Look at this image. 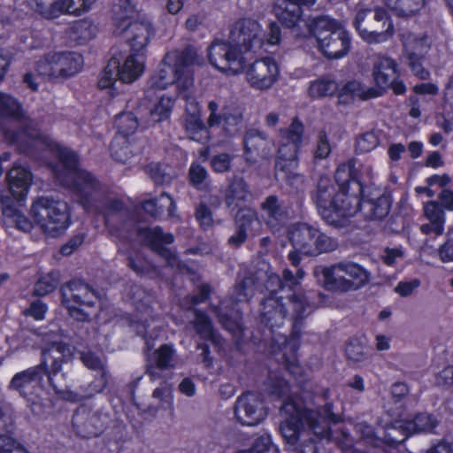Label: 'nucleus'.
Instances as JSON below:
<instances>
[{"instance_id":"obj_1","label":"nucleus","mask_w":453,"mask_h":453,"mask_svg":"<svg viewBox=\"0 0 453 453\" xmlns=\"http://www.w3.org/2000/svg\"><path fill=\"white\" fill-rule=\"evenodd\" d=\"M58 164L53 172L58 182L71 190L74 199L86 211L104 215L105 224L120 238L131 240L134 234L141 242L165 259L167 265L180 273H191L192 269L181 261L175 252L167 247L174 242L171 233L160 226L136 227L132 219L124 220L120 226L111 223V217L123 213L124 203L110 196L109 188L93 173L79 167L78 155L64 147L57 148Z\"/></svg>"},{"instance_id":"obj_2","label":"nucleus","mask_w":453,"mask_h":453,"mask_svg":"<svg viewBox=\"0 0 453 453\" xmlns=\"http://www.w3.org/2000/svg\"><path fill=\"white\" fill-rule=\"evenodd\" d=\"M264 32L254 19L242 18L230 28L229 42L214 41L208 49L210 63L219 70H232L237 73L244 69L243 54L256 50L264 43Z\"/></svg>"},{"instance_id":"obj_3","label":"nucleus","mask_w":453,"mask_h":453,"mask_svg":"<svg viewBox=\"0 0 453 453\" xmlns=\"http://www.w3.org/2000/svg\"><path fill=\"white\" fill-rule=\"evenodd\" d=\"M0 116L24 121L21 129L7 130L4 134L6 141L19 152L34 156L50 146L49 139L40 132L36 124L25 118L21 104L13 96L0 93Z\"/></svg>"},{"instance_id":"obj_4","label":"nucleus","mask_w":453,"mask_h":453,"mask_svg":"<svg viewBox=\"0 0 453 453\" xmlns=\"http://www.w3.org/2000/svg\"><path fill=\"white\" fill-rule=\"evenodd\" d=\"M282 296L270 293L260 302V322L271 330L280 327L287 317V303ZM288 304L292 307V334L298 337L304 319L312 312L307 296L293 294L288 297Z\"/></svg>"},{"instance_id":"obj_5","label":"nucleus","mask_w":453,"mask_h":453,"mask_svg":"<svg viewBox=\"0 0 453 453\" xmlns=\"http://www.w3.org/2000/svg\"><path fill=\"white\" fill-rule=\"evenodd\" d=\"M313 275L318 283L326 289L337 292L357 290L368 283L370 279L366 270L351 262L316 266Z\"/></svg>"},{"instance_id":"obj_6","label":"nucleus","mask_w":453,"mask_h":453,"mask_svg":"<svg viewBox=\"0 0 453 453\" xmlns=\"http://www.w3.org/2000/svg\"><path fill=\"white\" fill-rule=\"evenodd\" d=\"M31 213L35 223L50 237L62 234L70 225V212L66 202L50 196L36 200Z\"/></svg>"},{"instance_id":"obj_7","label":"nucleus","mask_w":453,"mask_h":453,"mask_svg":"<svg viewBox=\"0 0 453 453\" xmlns=\"http://www.w3.org/2000/svg\"><path fill=\"white\" fill-rule=\"evenodd\" d=\"M61 303L68 311V314L75 320L89 321L92 313L82 308H95L100 300L97 290L81 280H73L60 288Z\"/></svg>"},{"instance_id":"obj_8","label":"nucleus","mask_w":453,"mask_h":453,"mask_svg":"<svg viewBox=\"0 0 453 453\" xmlns=\"http://www.w3.org/2000/svg\"><path fill=\"white\" fill-rule=\"evenodd\" d=\"M353 26L360 37L368 43H379L393 35L394 27L388 12L380 7L359 9Z\"/></svg>"},{"instance_id":"obj_9","label":"nucleus","mask_w":453,"mask_h":453,"mask_svg":"<svg viewBox=\"0 0 453 453\" xmlns=\"http://www.w3.org/2000/svg\"><path fill=\"white\" fill-rule=\"evenodd\" d=\"M43 370L33 366L17 372L9 383V389L17 391L20 396L31 403L30 408L35 415H41L43 407L40 400V393L43 387Z\"/></svg>"},{"instance_id":"obj_10","label":"nucleus","mask_w":453,"mask_h":453,"mask_svg":"<svg viewBox=\"0 0 453 453\" xmlns=\"http://www.w3.org/2000/svg\"><path fill=\"white\" fill-rule=\"evenodd\" d=\"M142 73V63L140 59H134V56H128L123 65L115 57H111L104 67L98 81V87L104 88H114L117 81L121 83H131Z\"/></svg>"},{"instance_id":"obj_11","label":"nucleus","mask_w":453,"mask_h":453,"mask_svg":"<svg viewBox=\"0 0 453 453\" xmlns=\"http://www.w3.org/2000/svg\"><path fill=\"white\" fill-rule=\"evenodd\" d=\"M114 34L123 35L125 41L129 44L131 54L134 59H140L143 64V51L147 47L154 30L150 22L146 21H127L116 24Z\"/></svg>"},{"instance_id":"obj_12","label":"nucleus","mask_w":453,"mask_h":453,"mask_svg":"<svg viewBox=\"0 0 453 453\" xmlns=\"http://www.w3.org/2000/svg\"><path fill=\"white\" fill-rule=\"evenodd\" d=\"M361 194L339 189L330 209L329 218L325 222L337 229L348 227L350 219L360 211Z\"/></svg>"},{"instance_id":"obj_13","label":"nucleus","mask_w":453,"mask_h":453,"mask_svg":"<svg viewBox=\"0 0 453 453\" xmlns=\"http://www.w3.org/2000/svg\"><path fill=\"white\" fill-rule=\"evenodd\" d=\"M280 411L281 415L286 416V419L280 423V431L287 444L295 446L301 432L309 430L308 422L303 415V403L287 401L281 403Z\"/></svg>"},{"instance_id":"obj_14","label":"nucleus","mask_w":453,"mask_h":453,"mask_svg":"<svg viewBox=\"0 0 453 453\" xmlns=\"http://www.w3.org/2000/svg\"><path fill=\"white\" fill-rule=\"evenodd\" d=\"M234 416L243 426H257L267 416V409L260 395L245 392L238 396L234 403Z\"/></svg>"},{"instance_id":"obj_15","label":"nucleus","mask_w":453,"mask_h":453,"mask_svg":"<svg viewBox=\"0 0 453 453\" xmlns=\"http://www.w3.org/2000/svg\"><path fill=\"white\" fill-rule=\"evenodd\" d=\"M108 421L106 414L87 406L78 407L72 418L76 433L87 438L98 436L106 427Z\"/></svg>"},{"instance_id":"obj_16","label":"nucleus","mask_w":453,"mask_h":453,"mask_svg":"<svg viewBox=\"0 0 453 453\" xmlns=\"http://www.w3.org/2000/svg\"><path fill=\"white\" fill-rule=\"evenodd\" d=\"M278 74L279 69L275 61L271 58H265L249 66L246 79L252 88L266 90L276 82Z\"/></svg>"},{"instance_id":"obj_17","label":"nucleus","mask_w":453,"mask_h":453,"mask_svg":"<svg viewBox=\"0 0 453 453\" xmlns=\"http://www.w3.org/2000/svg\"><path fill=\"white\" fill-rule=\"evenodd\" d=\"M303 411L309 431L319 439L329 438L331 424H336L341 419L338 415L334 413L332 403H326L319 411L308 409L303 404Z\"/></svg>"},{"instance_id":"obj_18","label":"nucleus","mask_w":453,"mask_h":453,"mask_svg":"<svg viewBox=\"0 0 453 453\" xmlns=\"http://www.w3.org/2000/svg\"><path fill=\"white\" fill-rule=\"evenodd\" d=\"M174 83L188 89L193 85V78L190 75L183 77L182 70L176 66L172 59H166L165 55L158 65L157 73L152 78V86L165 89Z\"/></svg>"},{"instance_id":"obj_19","label":"nucleus","mask_w":453,"mask_h":453,"mask_svg":"<svg viewBox=\"0 0 453 453\" xmlns=\"http://www.w3.org/2000/svg\"><path fill=\"white\" fill-rule=\"evenodd\" d=\"M274 143L268 135L258 129L250 128L244 135L246 160L256 163L257 158L266 159L273 154Z\"/></svg>"},{"instance_id":"obj_20","label":"nucleus","mask_w":453,"mask_h":453,"mask_svg":"<svg viewBox=\"0 0 453 453\" xmlns=\"http://www.w3.org/2000/svg\"><path fill=\"white\" fill-rule=\"evenodd\" d=\"M64 362V356L60 350L59 346H53L50 349H43L42 351V361L36 365L43 370V377H47L50 386L57 394H63L65 392V385L63 383H56V378L62 377L60 374L62 365Z\"/></svg>"},{"instance_id":"obj_21","label":"nucleus","mask_w":453,"mask_h":453,"mask_svg":"<svg viewBox=\"0 0 453 453\" xmlns=\"http://www.w3.org/2000/svg\"><path fill=\"white\" fill-rule=\"evenodd\" d=\"M320 51L330 59L345 56L350 48L349 33L341 26L317 41Z\"/></svg>"},{"instance_id":"obj_22","label":"nucleus","mask_w":453,"mask_h":453,"mask_svg":"<svg viewBox=\"0 0 453 453\" xmlns=\"http://www.w3.org/2000/svg\"><path fill=\"white\" fill-rule=\"evenodd\" d=\"M174 353L171 345L163 344L147 358L145 373L151 380L164 379V372L174 367Z\"/></svg>"},{"instance_id":"obj_23","label":"nucleus","mask_w":453,"mask_h":453,"mask_svg":"<svg viewBox=\"0 0 453 453\" xmlns=\"http://www.w3.org/2000/svg\"><path fill=\"white\" fill-rule=\"evenodd\" d=\"M251 279L258 286V291H268L276 294L278 288L282 286L280 277L273 272L270 264L262 257L254 261L251 270L248 273Z\"/></svg>"},{"instance_id":"obj_24","label":"nucleus","mask_w":453,"mask_h":453,"mask_svg":"<svg viewBox=\"0 0 453 453\" xmlns=\"http://www.w3.org/2000/svg\"><path fill=\"white\" fill-rule=\"evenodd\" d=\"M337 192L332 180L326 175H321L311 196L322 219L326 221L329 218L330 209L334 203Z\"/></svg>"},{"instance_id":"obj_25","label":"nucleus","mask_w":453,"mask_h":453,"mask_svg":"<svg viewBox=\"0 0 453 453\" xmlns=\"http://www.w3.org/2000/svg\"><path fill=\"white\" fill-rule=\"evenodd\" d=\"M392 200L387 194H371L361 198L360 212L371 221H381L391 209Z\"/></svg>"},{"instance_id":"obj_26","label":"nucleus","mask_w":453,"mask_h":453,"mask_svg":"<svg viewBox=\"0 0 453 453\" xmlns=\"http://www.w3.org/2000/svg\"><path fill=\"white\" fill-rule=\"evenodd\" d=\"M31 172L23 166L15 165L7 173L8 189L12 198L19 203H22L32 184Z\"/></svg>"},{"instance_id":"obj_27","label":"nucleus","mask_w":453,"mask_h":453,"mask_svg":"<svg viewBox=\"0 0 453 453\" xmlns=\"http://www.w3.org/2000/svg\"><path fill=\"white\" fill-rule=\"evenodd\" d=\"M265 392L273 400L303 402L296 391H293L287 380L278 372H269L264 382Z\"/></svg>"},{"instance_id":"obj_28","label":"nucleus","mask_w":453,"mask_h":453,"mask_svg":"<svg viewBox=\"0 0 453 453\" xmlns=\"http://www.w3.org/2000/svg\"><path fill=\"white\" fill-rule=\"evenodd\" d=\"M250 195V187L243 177L234 175L227 179L224 202L231 211L239 209L241 204L247 201Z\"/></svg>"},{"instance_id":"obj_29","label":"nucleus","mask_w":453,"mask_h":453,"mask_svg":"<svg viewBox=\"0 0 453 453\" xmlns=\"http://www.w3.org/2000/svg\"><path fill=\"white\" fill-rule=\"evenodd\" d=\"M260 207L265 214L266 224L272 231H279L287 223L288 219V210L277 196L271 195L267 196Z\"/></svg>"},{"instance_id":"obj_30","label":"nucleus","mask_w":453,"mask_h":453,"mask_svg":"<svg viewBox=\"0 0 453 453\" xmlns=\"http://www.w3.org/2000/svg\"><path fill=\"white\" fill-rule=\"evenodd\" d=\"M55 77L66 79L77 73L83 63L80 54L74 52H52Z\"/></svg>"},{"instance_id":"obj_31","label":"nucleus","mask_w":453,"mask_h":453,"mask_svg":"<svg viewBox=\"0 0 453 453\" xmlns=\"http://www.w3.org/2000/svg\"><path fill=\"white\" fill-rule=\"evenodd\" d=\"M273 13L278 21L287 28H295L303 21L300 4L290 0H277Z\"/></svg>"},{"instance_id":"obj_32","label":"nucleus","mask_w":453,"mask_h":453,"mask_svg":"<svg viewBox=\"0 0 453 453\" xmlns=\"http://www.w3.org/2000/svg\"><path fill=\"white\" fill-rule=\"evenodd\" d=\"M234 226H237L249 239L259 234L262 224L257 211L250 207H240L234 216Z\"/></svg>"},{"instance_id":"obj_33","label":"nucleus","mask_w":453,"mask_h":453,"mask_svg":"<svg viewBox=\"0 0 453 453\" xmlns=\"http://www.w3.org/2000/svg\"><path fill=\"white\" fill-rule=\"evenodd\" d=\"M334 177L340 190L363 192V185L357 179V172L353 160L341 164L336 169Z\"/></svg>"},{"instance_id":"obj_34","label":"nucleus","mask_w":453,"mask_h":453,"mask_svg":"<svg viewBox=\"0 0 453 453\" xmlns=\"http://www.w3.org/2000/svg\"><path fill=\"white\" fill-rule=\"evenodd\" d=\"M397 64L390 58L379 57L372 68V76L376 86L389 88L391 81L396 76Z\"/></svg>"},{"instance_id":"obj_35","label":"nucleus","mask_w":453,"mask_h":453,"mask_svg":"<svg viewBox=\"0 0 453 453\" xmlns=\"http://www.w3.org/2000/svg\"><path fill=\"white\" fill-rule=\"evenodd\" d=\"M166 59H172L174 65L183 72V77L189 75L187 68L193 65H202L203 57L192 45H188L180 51H172L166 54Z\"/></svg>"},{"instance_id":"obj_36","label":"nucleus","mask_w":453,"mask_h":453,"mask_svg":"<svg viewBox=\"0 0 453 453\" xmlns=\"http://www.w3.org/2000/svg\"><path fill=\"white\" fill-rule=\"evenodd\" d=\"M315 228L307 223H296L289 228L288 238L296 251L306 256Z\"/></svg>"},{"instance_id":"obj_37","label":"nucleus","mask_w":453,"mask_h":453,"mask_svg":"<svg viewBox=\"0 0 453 453\" xmlns=\"http://www.w3.org/2000/svg\"><path fill=\"white\" fill-rule=\"evenodd\" d=\"M128 296L138 311L146 313L155 319L156 316L153 315L151 307L155 303V296L151 291L134 284L130 287Z\"/></svg>"},{"instance_id":"obj_38","label":"nucleus","mask_w":453,"mask_h":453,"mask_svg":"<svg viewBox=\"0 0 453 453\" xmlns=\"http://www.w3.org/2000/svg\"><path fill=\"white\" fill-rule=\"evenodd\" d=\"M337 248L338 242L336 239L315 228L306 256L317 257L320 254L333 252Z\"/></svg>"},{"instance_id":"obj_39","label":"nucleus","mask_w":453,"mask_h":453,"mask_svg":"<svg viewBox=\"0 0 453 453\" xmlns=\"http://www.w3.org/2000/svg\"><path fill=\"white\" fill-rule=\"evenodd\" d=\"M222 124L225 132L234 135L242 127L243 122V109L240 106H232L225 104L222 106Z\"/></svg>"},{"instance_id":"obj_40","label":"nucleus","mask_w":453,"mask_h":453,"mask_svg":"<svg viewBox=\"0 0 453 453\" xmlns=\"http://www.w3.org/2000/svg\"><path fill=\"white\" fill-rule=\"evenodd\" d=\"M440 419L434 414L423 412L417 414L412 420L407 421V429L412 434H437Z\"/></svg>"},{"instance_id":"obj_41","label":"nucleus","mask_w":453,"mask_h":453,"mask_svg":"<svg viewBox=\"0 0 453 453\" xmlns=\"http://www.w3.org/2000/svg\"><path fill=\"white\" fill-rule=\"evenodd\" d=\"M411 434V429H407V421H396L387 425L385 434L382 438L383 445L395 447L402 444Z\"/></svg>"},{"instance_id":"obj_42","label":"nucleus","mask_w":453,"mask_h":453,"mask_svg":"<svg viewBox=\"0 0 453 453\" xmlns=\"http://www.w3.org/2000/svg\"><path fill=\"white\" fill-rule=\"evenodd\" d=\"M395 15L408 18L422 9L425 0H382Z\"/></svg>"},{"instance_id":"obj_43","label":"nucleus","mask_w":453,"mask_h":453,"mask_svg":"<svg viewBox=\"0 0 453 453\" xmlns=\"http://www.w3.org/2000/svg\"><path fill=\"white\" fill-rule=\"evenodd\" d=\"M306 26L308 27L309 32L311 33L318 41L326 34L334 30V28L340 27L342 25L334 19H330L328 16L318 15L310 18L306 22Z\"/></svg>"},{"instance_id":"obj_44","label":"nucleus","mask_w":453,"mask_h":453,"mask_svg":"<svg viewBox=\"0 0 453 453\" xmlns=\"http://www.w3.org/2000/svg\"><path fill=\"white\" fill-rule=\"evenodd\" d=\"M194 314L195 318L193 320V326L196 334L204 340H209L214 343H218V335L215 332L211 319L206 315L205 312L200 310H195Z\"/></svg>"},{"instance_id":"obj_45","label":"nucleus","mask_w":453,"mask_h":453,"mask_svg":"<svg viewBox=\"0 0 453 453\" xmlns=\"http://www.w3.org/2000/svg\"><path fill=\"white\" fill-rule=\"evenodd\" d=\"M138 152H140L139 150L132 148L131 143L125 137H116L111 143L112 158L122 164H126Z\"/></svg>"},{"instance_id":"obj_46","label":"nucleus","mask_w":453,"mask_h":453,"mask_svg":"<svg viewBox=\"0 0 453 453\" xmlns=\"http://www.w3.org/2000/svg\"><path fill=\"white\" fill-rule=\"evenodd\" d=\"M188 183L199 191H206L210 188V175L207 169L200 163L193 162L188 173Z\"/></svg>"},{"instance_id":"obj_47","label":"nucleus","mask_w":453,"mask_h":453,"mask_svg":"<svg viewBox=\"0 0 453 453\" xmlns=\"http://www.w3.org/2000/svg\"><path fill=\"white\" fill-rule=\"evenodd\" d=\"M256 290H258V286L247 273L234 287L231 298L235 303L248 302L255 295Z\"/></svg>"},{"instance_id":"obj_48","label":"nucleus","mask_w":453,"mask_h":453,"mask_svg":"<svg viewBox=\"0 0 453 453\" xmlns=\"http://www.w3.org/2000/svg\"><path fill=\"white\" fill-rule=\"evenodd\" d=\"M115 125L121 137L127 138L136 132L139 127L138 116L132 111L120 112L116 117Z\"/></svg>"},{"instance_id":"obj_49","label":"nucleus","mask_w":453,"mask_h":453,"mask_svg":"<svg viewBox=\"0 0 453 453\" xmlns=\"http://www.w3.org/2000/svg\"><path fill=\"white\" fill-rule=\"evenodd\" d=\"M57 5L58 17L62 13L80 16L90 9L91 4L88 0H55Z\"/></svg>"},{"instance_id":"obj_50","label":"nucleus","mask_w":453,"mask_h":453,"mask_svg":"<svg viewBox=\"0 0 453 453\" xmlns=\"http://www.w3.org/2000/svg\"><path fill=\"white\" fill-rule=\"evenodd\" d=\"M338 90L339 86L337 82L327 78L313 81L309 88L310 95L314 97L330 96L334 95Z\"/></svg>"},{"instance_id":"obj_51","label":"nucleus","mask_w":453,"mask_h":453,"mask_svg":"<svg viewBox=\"0 0 453 453\" xmlns=\"http://www.w3.org/2000/svg\"><path fill=\"white\" fill-rule=\"evenodd\" d=\"M173 100L168 96H161L160 100L150 111V119L154 123L168 119L173 107Z\"/></svg>"},{"instance_id":"obj_52","label":"nucleus","mask_w":453,"mask_h":453,"mask_svg":"<svg viewBox=\"0 0 453 453\" xmlns=\"http://www.w3.org/2000/svg\"><path fill=\"white\" fill-rule=\"evenodd\" d=\"M171 168L165 165L151 163L146 166V173L156 185H165L171 182L173 176Z\"/></svg>"},{"instance_id":"obj_53","label":"nucleus","mask_w":453,"mask_h":453,"mask_svg":"<svg viewBox=\"0 0 453 453\" xmlns=\"http://www.w3.org/2000/svg\"><path fill=\"white\" fill-rule=\"evenodd\" d=\"M280 132L281 138L285 139L287 142L297 145L298 147L302 146L304 127L297 118L293 119L288 128L280 129Z\"/></svg>"},{"instance_id":"obj_54","label":"nucleus","mask_w":453,"mask_h":453,"mask_svg":"<svg viewBox=\"0 0 453 453\" xmlns=\"http://www.w3.org/2000/svg\"><path fill=\"white\" fill-rule=\"evenodd\" d=\"M27 5L43 18L52 19L58 18L55 0H26Z\"/></svg>"},{"instance_id":"obj_55","label":"nucleus","mask_w":453,"mask_h":453,"mask_svg":"<svg viewBox=\"0 0 453 453\" xmlns=\"http://www.w3.org/2000/svg\"><path fill=\"white\" fill-rule=\"evenodd\" d=\"M59 278L58 272H50L42 276L35 283L34 294L42 296L51 293L58 285Z\"/></svg>"},{"instance_id":"obj_56","label":"nucleus","mask_w":453,"mask_h":453,"mask_svg":"<svg viewBox=\"0 0 453 453\" xmlns=\"http://www.w3.org/2000/svg\"><path fill=\"white\" fill-rule=\"evenodd\" d=\"M80 358L88 369L98 372L99 375L109 374L105 362L94 352L81 351Z\"/></svg>"},{"instance_id":"obj_57","label":"nucleus","mask_w":453,"mask_h":453,"mask_svg":"<svg viewBox=\"0 0 453 453\" xmlns=\"http://www.w3.org/2000/svg\"><path fill=\"white\" fill-rule=\"evenodd\" d=\"M127 265L139 276L150 275L157 272L155 265L140 257H128Z\"/></svg>"},{"instance_id":"obj_58","label":"nucleus","mask_w":453,"mask_h":453,"mask_svg":"<svg viewBox=\"0 0 453 453\" xmlns=\"http://www.w3.org/2000/svg\"><path fill=\"white\" fill-rule=\"evenodd\" d=\"M136 0H119L118 10L115 11V25L124 21H129L136 13Z\"/></svg>"},{"instance_id":"obj_59","label":"nucleus","mask_w":453,"mask_h":453,"mask_svg":"<svg viewBox=\"0 0 453 453\" xmlns=\"http://www.w3.org/2000/svg\"><path fill=\"white\" fill-rule=\"evenodd\" d=\"M331 154V145L326 132L320 130L317 135L316 147L313 152L314 161L326 159Z\"/></svg>"},{"instance_id":"obj_60","label":"nucleus","mask_w":453,"mask_h":453,"mask_svg":"<svg viewBox=\"0 0 453 453\" xmlns=\"http://www.w3.org/2000/svg\"><path fill=\"white\" fill-rule=\"evenodd\" d=\"M14 426V410L11 403L0 400V430L10 432Z\"/></svg>"},{"instance_id":"obj_61","label":"nucleus","mask_w":453,"mask_h":453,"mask_svg":"<svg viewBox=\"0 0 453 453\" xmlns=\"http://www.w3.org/2000/svg\"><path fill=\"white\" fill-rule=\"evenodd\" d=\"M35 71L39 76L47 79H56L52 52L46 54L35 64Z\"/></svg>"},{"instance_id":"obj_62","label":"nucleus","mask_w":453,"mask_h":453,"mask_svg":"<svg viewBox=\"0 0 453 453\" xmlns=\"http://www.w3.org/2000/svg\"><path fill=\"white\" fill-rule=\"evenodd\" d=\"M424 214L430 222L444 226L445 213L437 201H429L424 205Z\"/></svg>"},{"instance_id":"obj_63","label":"nucleus","mask_w":453,"mask_h":453,"mask_svg":"<svg viewBox=\"0 0 453 453\" xmlns=\"http://www.w3.org/2000/svg\"><path fill=\"white\" fill-rule=\"evenodd\" d=\"M240 453H280L276 445L272 442L269 435L258 437L249 451Z\"/></svg>"},{"instance_id":"obj_64","label":"nucleus","mask_w":453,"mask_h":453,"mask_svg":"<svg viewBox=\"0 0 453 453\" xmlns=\"http://www.w3.org/2000/svg\"><path fill=\"white\" fill-rule=\"evenodd\" d=\"M356 427L367 444L374 448H380L383 445L382 438L376 435L373 427L370 425L362 422L358 423Z\"/></svg>"}]
</instances>
